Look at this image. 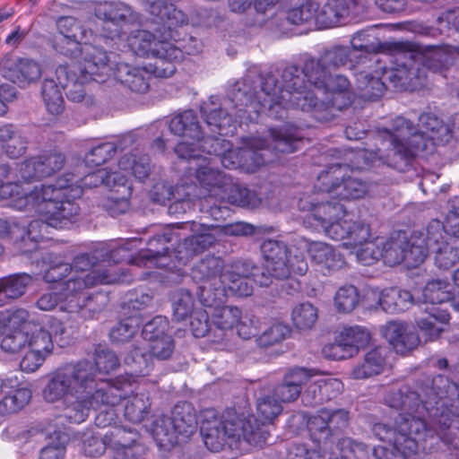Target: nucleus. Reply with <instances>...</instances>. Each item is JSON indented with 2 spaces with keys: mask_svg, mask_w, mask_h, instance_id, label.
Segmentation results:
<instances>
[{
  "mask_svg": "<svg viewBox=\"0 0 459 459\" xmlns=\"http://www.w3.org/2000/svg\"><path fill=\"white\" fill-rule=\"evenodd\" d=\"M330 74L320 57L307 58L302 71L294 65L284 68L281 85L273 74L257 76V82L247 75L234 84L227 99L221 101L217 96H211L204 101L200 112L212 133L233 134L238 123L255 121L260 113L267 111L269 117L281 118L287 108H299L291 96L296 91H310L316 96L325 94Z\"/></svg>",
  "mask_w": 459,
  "mask_h": 459,
  "instance_id": "1",
  "label": "nucleus"
},
{
  "mask_svg": "<svg viewBox=\"0 0 459 459\" xmlns=\"http://www.w3.org/2000/svg\"><path fill=\"white\" fill-rule=\"evenodd\" d=\"M136 380L131 375H121L113 383L97 381L95 368L90 360L82 359L66 364L52 372L42 391L47 403H61L64 417L71 423L80 424L91 411L100 410L95 424L105 428L116 422L115 406L131 394Z\"/></svg>",
  "mask_w": 459,
  "mask_h": 459,
  "instance_id": "2",
  "label": "nucleus"
},
{
  "mask_svg": "<svg viewBox=\"0 0 459 459\" xmlns=\"http://www.w3.org/2000/svg\"><path fill=\"white\" fill-rule=\"evenodd\" d=\"M178 237L172 230H165L150 239L147 250L141 252L137 257L131 255L140 242L136 238L99 243L91 252L75 255L71 264V276L64 281L66 309H78V297L86 298L87 303L99 307V312L103 309L107 296L100 292H89V290L99 284L117 282L120 279L106 269L101 270L100 263L111 264L127 261L138 266L165 267L169 265L167 244Z\"/></svg>",
  "mask_w": 459,
  "mask_h": 459,
  "instance_id": "3",
  "label": "nucleus"
},
{
  "mask_svg": "<svg viewBox=\"0 0 459 459\" xmlns=\"http://www.w3.org/2000/svg\"><path fill=\"white\" fill-rule=\"evenodd\" d=\"M449 139L450 126L433 113L421 114L417 127L403 117H397L389 127L378 132L379 146L376 150H359L351 166L362 169L380 161L395 167L399 160L411 159Z\"/></svg>",
  "mask_w": 459,
  "mask_h": 459,
  "instance_id": "4",
  "label": "nucleus"
},
{
  "mask_svg": "<svg viewBox=\"0 0 459 459\" xmlns=\"http://www.w3.org/2000/svg\"><path fill=\"white\" fill-rule=\"evenodd\" d=\"M144 8L156 25L154 31L132 30L126 38V46L133 55L152 60L150 71L154 76L169 77L176 71V63L182 58V51L173 43L175 30L186 24L187 17L162 0L145 1Z\"/></svg>",
  "mask_w": 459,
  "mask_h": 459,
  "instance_id": "5",
  "label": "nucleus"
},
{
  "mask_svg": "<svg viewBox=\"0 0 459 459\" xmlns=\"http://www.w3.org/2000/svg\"><path fill=\"white\" fill-rule=\"evenodd\" d=\"M258 420L253 415L239 417L228 413L220 420L214 409H206L200 415V432L205 446L212 451H219L225 444L237 445L241 440L254 446H262L270 435L267 425L282 411L281 403L267 394L257 399Z\"/></svg>",
  "mask_w": 459,
  "mask_h": 459,
  "instance_id": "6",
  "label": "nucleus"
},
{
  "mask_svg": "<svg viewBox=\"0 0 459 459\" xmlns=\"http://www.w3.org/2000/svg\"><path fill=\"white\" fill-rule=\"evenodd\" d=\"M268 139L249 137L244 140L239 148L230 149V143L223 139L211 136L208 143L202 145V152L220 157L226 169H241L247 173L255 172L270 160L269 153H292L299 150L302 143L299 130L292 126L270 128Z\"/></svg>",
  "mask_w": 459,
  "mask_h": 459,
  "instance_id": "7",
  "label": "nucleus"
},
{
  "mask_svg": "<svg viewBox=\"0 0 459 459\" xmlns=\"http://www.w3.org/2000/svg\"><path fill=\"white\" fill-rule=\"evenodd\" d=\"M174 151L181 160L189 164L187 168L189 175H194L204 192L197 193L198 187L195 184L178 185L173 190L164 183H158L152 191V200L160 204L174 200L169 206V212H178L180 207L185 212L191 207L194 198L210 196L218 199L228 178L215 168L216 159L206 157L202 152V146L193 148L187 142L178 143Z\"/></svg>",
  "mask_w": 459,
  "mask_h": 459,
  "instance_id": "8",
  "label": "nucleus"
},
{
  "mask_svg": "<svg viewBox=\"0 0 459 459\" xmlns=\"http://www.w3.org/2000/svg\"><path fill=\"white\" fill-rule=\"evenodd\" d=\"M429 50L425 55L397 50L394 55V67L385 68L382 78L373 76L368 72L359 71L355 74L356 87L360 98L374 100L380 98L385 89V81H389L396 88L416 90L425 85L428 77L426 67L434 72L429 65Z\"/></svg>",
  "mask_w": 459,
  "mask_h": 459,
  "instance_id": "9",
  "label": "nucleus"
},
{
  "mask_svg": "<svg viewBox=\"0 0 459 459\" xmlns=\"http://www.w3.org/2000/svg\"><path fill=\"white\" fill-rule=\"evenodd\" d=\"M373 433L384 442L372 449L376 459L410 457L419 450L425 449L429 439L436 437V430L429 428L420 416L410 414L400 415L393 428L384 423L375 424Z\"/></svg>",
  "mask_w": 459,
  "mask_h": 459,
  "instance_id": "10",
  "label": "nucleus"
},
{
  "mask_svg": "<svg viewBox=\"0 0 459 459\" xmlns=\"http://www.w3.org/2000/svg\"><path fill=\"white\" fill-rule=\"evenodd\" d=\"M313 193L304 195L298 203L301 211L310 212L317 225L328 238L342 241L348 239V243H360L368 236V224L358 220H347L346 208L340 202H330L327 200V194Z\"/></svg>",
  "mask_w": 459,
  "mask_h": 459,
  "instance_id": "11",
  "label": "nucleus"
},
{
  "mask_svg": "<svg viewBox=\"0 0 459 459\" xmlns=\"http://www.w3.org/2000/svg\"><path fill=\"white\" fill-rule=\"evenodd\" d=\"M118 168L122 172H110L107 169H99L90 172L83 178L74 173H65L59 178L53 187H58L59 182L66 185L65 193L70 195L71 186H79L82 191L83 187H97L105 185L108 187L121 186L125 192L129 193V186H126L127 177L134 176L143 181L147 178L151 172L150 158L147 155L138 156L136 153H126L118 160Z\"/></svg>",
  "mask_w": 459,
  "mask_h": 459,
  "instance_id": "12",
  "label": "nucleus"
},
{
  "mask_svg": "<svg viewBox=\"0 0 459 459\" xmlns=\"http://www.w3.org/2000/svg\"><path fill=\"white\" fill-rule=\"evenodd\" d=\"M179 225L180 228L193 232V235L186 238L184 242L179 244L176 250L175 257L178 264L173 267L169 266V264L167 266L172 273L176 274L175 277L167 276L174 281H177L183 275L181 266L186 264L197 254L212 247L216 242L219 234L231 237H246L255 232L253 225L243 221L212 227H206L195 221H186Z\"/></svg>",
  "mask_w": 459,
  "mask_h": 459,
  "instance_id": "13",
  "label": "nucleus"
},
{
  "mask_svg": "<svg viewBox=\"0 0 459 459\" xmlns=\"http://www.w3.org/2000/svg\"><path fill=\"white\" fill-rule=\"evenodd\" d=\"M65 186H67L62 185L61 181L59 182L58 187H53L52 185H40L34 186L32 189H25L22 186V189L28 192V195L30 192L41 187L50 188L54 192H58L57 196L51 198L52 207L56 210L55 213H56L55 216L40 212L32 205L19 209L20 211H34L46 220V221L41 220L32 221L28 225L27 229L24 228V239H21L22 242H26L27 240L33 243L39 242L45 238V234L48 233L49 227L64 228L78 214L79 207L74 203V200L82 196V190L79 186H71L70 195H67L65 193Z\"/></svg>",
  "mask_w": 459,
  "mask_h": 459,
  "instance_id": "14",
  "label": "nucleus"
},
{
  "mask_svg": "<svg viewBox=\"0 0 459 459\" xmlns=\"http://www.w3.org/2000/svg\"><path fill=\"white\" fill-rule=\"evenodd\" d=\"M452 286L443 280L429 281L422 290L423 315L416 319L418 327L430 339L437 338L449 321V314L437 304L454 300Z\"/></svg>",
  "mask_w": 459,
  "mask_h": 459,
  "instance_id": "15",
  "label": "nucleus"
},
{
  "mask_svg": "<svg viewBox=\"0 0 459 459\" xmlns=\"http://www.w3.org/2000/svg\"><path fill=\"white\" fill-rule=\"evenodd\" d=\"M349 172L348 165L332 164L319 173L315 188L339 200L363 198L368 191V183Z\"/></svg>",
  "mask_w": 459,
  "mask_h": 459,
  "instance_id": "16",
  "label": "nucleus"
},
{
  "mask_svg": "<svg viewBox=\"0 0 459 459\" xmlns=\"http://www.w3.org/2000/svg\"><path fill=\"white\" fill-rule=\"evenodd\" d=\"M264 263V271L266 276L275 279H286L291 273L299 275L307 271V263L303 254L293 252L282 241L266 239L261 246Z\"/></svg>",
  "mask_w": 459,
  "mask_h": 459,
  "instance_id": "17",
  "label": "nucleus"
},
{
  "mask_svg": "<svg viewBox=\"0 0 459 459\" xmlns=\"http://www.w3.org/2000/svg\"><path fill=\"white\" fill-rule=\"evenodd\" d=\"M196 429V416L191 405L184 403L174 407L171 417L158 419L153 425L152 434L160 446L168 447L179 443V436L189 437Z\"/></svg>",
  "mask_w": 459,
  "mask_h": 459,
  "instance_id": "18",
  "label": "nucleus"
},
{
  "mask_svg": "<svg viewBox=\"0 0 459 459\" xmlns=\"http://www.w3.org/2000/svg\"><path fill=\"white\" fill-rule=\"evenodd\" d=\"M421 233L425 258L428 251L432 250L435 264L443 270H448L459 262V236H447L440 221H431Z\"/></svg>",
  "mask_w": 459,
  "mask_h": 459,
  "instance_id": "19",
  "label": "nucleus"
},
{
  "mask_svg": "<svg viewBox=\"0 0 459 459\" xmlns=\"http://www.w3.org/2000/svg\"><path fill=\"white\" fill-rule=\"evenodd\" d=\"M227 268L221 258L205 256L192 270L193 278L201 283L198 298L203 306H212L224 300L225 289L221 288Z\"/></svg>",
  "mask_w": 459,
  "mask_h": 459,
  "instance_id": "20",
  "label": "nucleus"
},
{
  "mask_svg": "<svg viewBox=\"0 0 459 459\" xmlns=\"http://www.w3.org/2000/svg\"><path fill=\"white\" fill-rule=\"evenodd\" d=\"M350 88L348 79L341 74L334 76L330 74L326 85L325 93L316 96L314 92L296 91L291 96L295 98V105L302 111L311 112L314 117L318 121L328 119L327 110L330 107L338 106L335 95L347 93Z\"/></svg>",
  "mask_w": 459,
  "mask_h": 459,
  "instance_id": "21",
  "label": "nucleus"
},
{
  "mask_svg": "<svg viewBox=\"0 0 459 459\" xmlns=\"http://www.w3.org/2000/svg\"><path fill=\"white\" fill-rule=\"evenodd\" d=\"M421 230H415L408 238L405 233H398L396 238H384L380 250L382 259L389 266L404 262L408 267H417L425 260V247Z\"/></svg>",
  "mask_w": 459,
  "mask_h": 459,
  "instance_id": "22",
  "label": "nucleus"
},
{
  "mask_svg": "<svg viewBox=\"0 0 459 459\" xmlns=\"http://www.w3.org/2000/svg\"><path fill=\"white\" fill-rule=\"evenodd\" d=\"M255 266L248 261H235L227 265L224 271L223 280H221V288L225 289V298L229 295L247 297L253 291L250 276H254V281L260 286H268L271 281L264 273L257 275L254 273Z\"/></svg>",
  "mask_w": 459,
  "mask_h": 459,
  "instance_id": "23",
  "label": "nucleus"
},
{
  "mask_svg": "<svg viewBox=\"0 0 459 459\" xmlns=\"http://www.w3.org/2000/svg\"><path fill=\"white\" fill-rule=\"evenodd\" d=\"M58 192H54L50 188H37L34 191L25 192L22 186L17 183L4 184L0 179V200H9V205L14 209H23L28 205L36 207L40 212L55 216L56 211L52 207V199Z\"/></svg>",
  "mask_w": 459,
  "mask_h": 459,
  "instance_id": "24",
  "label": "nucleus"
},
{
  "mask_svg": "<svg viewBox=\"0 0 459 459\" xmlns=\"http://www.w3.org/2000/svg\"><path fill=\"white\" fill-rule=\"evenodd\" d=\"M57 33L53 39L54 48L60 54L77 57L79 48L87 43L91 31L85 29L75 18L63 16L56 21Z\"/></svg>",
  "mask_w": 459,
  "mask_h": 459,
  "instance_id": "25",
  "label": "nucleus"
},
{
  "mask_svg": "<svg viewBox=\"0 0 459 459\" xmlns=\"http://www.w3.org/2000/svg\"><path fill=\"white\" fill-rule=\"evenodd\" d=\"M148 353L141 348L133 350L125 359V363L131 368L129 374L136 379L139 376L148 375L152 367V358L159 360L169 359L174 352L175 344L171 336L163 337L147 344Z\"/></svg>",
  "mask_w": 459,
  "mask_h": 459,
  "instance_id": "26",
  "label": "nucleus"
},
{
  "mask_svg": "<svg viewBox=\"0 0 459 459\" xmlns=\"http://www.w3.org/2000/svg\"><path fill=\"white\" fill-rule=\"evenodd\" d=\"M169 126L171 134L178 136L188 137L195 143H191L193 148H199L208 143L211 136L204 137L202 127L198 121L196 114L193 110H185L182 113L175 115L170 119L156 121L152 125V128L157 130ZM189 144V143H187Z\"/></svg>",
  "mask_w": 459,
  "mask_h": 459,
  "instance_id": "27",
  "label": "nucleus"
},
{
  "mask_svg": "<svg viewBox=\"0 0 459 459\" xmlns=\"http://www.w3.org/2000/svg\"><path fill=\"white\" fill-rule=\"evenodd\" d=\"M80 57L81 65H75L79 72L82 73V80H94L103 82V77L113 75L114 70L109 66V56L100 48L89 43H83L79 48L76 58Z\"/></svg>",
  "mask_w": 459,
  "mask_h": 459,
  "instance_id": "28",
  "label": "nucleus"
},
{
  "mask_svg": "<svg viewBox=\"0 0 459 459\" xmlns=\"http://www.w3.org/2000/svg\"><path fill=\"white\" fill-rule=\"evenodd\" d=\"M96 15L103 20L104 37L111 39H121L127 23L134 20L131 7L122 2H108L100 5Z\"/></svg>",
  "mask_w": 459,
  "mask_h": 459,
  "instance_id": "29",
  "label": "nucleus"
},
{
  "mask_svg": "<svg viewBox=\"0 0 459 459\" xmlns=\"http://www.w3.org/2000/svg\"><path fill=\"white\" fill-rule=\"evenodd\" d=\"M367 0H329L316 12V27L328 29L343 23L350 13H359Z\"/></svg>",
  "mask_w": 459,
  "mask_h": 459,
  "instance_id": "30",
  "label": "nucleus"
},
{
  "mask_svg": "<svg viewBox=\"0 0 459 459\" xmlns=\"http://www.w3.org/2000/svg\"><path fill=\"white\" fill-rule=\"evenodd\" d=\"M108 447L113 459H135L142 455L143 446L138 443L139 435L132 429L114 427L107 432Z\"/></svg>",
  "mask_w": 459,
  "mask_h": 459,
  "instance_id": "31",
  "label": "nucleus"
},
{
  "mask_svg": "<svg viewBox=\"0 0 459 459\" xmlns=\"http://www.w3.org/2000/svg\"><path fill=\"white\" fill-rule=\"evenodd\" d=\"M65 161L62 153H44L22 162L19 167L18 174L25 181L41 179L59 171L64 167Z\"/></svg>",
  "mask_w": 459,
  "mask_h": 459,
  "instance_id": "32",
  "label": "nucleus"
},
{
  "mask_svg": "<svg viewBox=\"0 0 459 459\" xmlns=\"http://www.w3.org/2000/svg\"><path fill=\"white\" fill-rule=\"evenodd\" d=\"M28 317L29 313L25 309H17L10 316L7 328L1 341L4 351L17 352L27 344L29 331L33 327V323L29 321Z\"/></svg>",
  "mask_w": 459,
  "mask_h": 459,
  "instance_id": "33",
  "label": "nucleus"
},
{
  "mask_svg": "<svg viewBox=\"0 0 459 459\" xmlns=\"http://www.w3.org/2000/svg\"><path fill=\"white\" fill-rule=\"evenodd\" d=\"M65 281H63L57 292H48L41 295L36 302L37 307L43 311H49L57 307L60 311L69 314H77L84 319L92 318L95 314L99 313V307L94 304L87 303L86 298L82 299L80 297H78V309H66L65 303L66 295L65 294Z\"/></svg>",
  "mask_w": 459,
  "mask_h": 459,
  "instance_id": "34",
  "label": "nucleus"
},
{
  "mask_svg": "<svg viewBox=\"0 0 459 459\" xmlns=\"http://www.w3.org/2000/svg\"><path fill=\"white\" fill-rule=\"evenodd\" d=\"M300 246L307 249L312 262L325 273L337 271L345 264L343 256L327 243L304 240Z\"/></svg>",
  "mask_w": 459,
  "mask_h": 459,
  "instance_id": "35",
  "label": "nucleus"
},
{
  "mask_svg": "<svg viewBox=\"0 0 459 459\" xmlns=\"http://www.w3.org/2000/svg\"><path fill=\"white\" fill-rule=\"evenodd\" d=\"M365 446L361 443L354 442L352 439L345 437L342 438L336 447L330 451H325L321 455L318 452L309 451L304 446H296L290 452V459H351L349 454L358 457L357 454H363Z\"/></svg>",
  "mask_w": 459,
  "mask_h": 459,
  "instance_id": "36",
  "label": "nucleus"
},
{
  "mask_svg": "<svg viewBox=\"0 0 459 459\" xmlns=\"http://www.w3.org/2000/svg\"><path fill=\"white\" fill-rule=\"evenodd\" d=\"M311 377L310 371L304 368H291L273 388V396L281 403H293L300 396L303 385L308 383Z\"/></svg>",
  "mask_w": 459,
  "mask_h": 459,
  "instance_id": "37",
  "label": "nucleus"
},
{
  "mask_svg": "<svg viewBox=\"0 0 459 459\" xmlns=\"http://www.w3.org/2000/svg\"><path fill=\"white\" fill-rule=\"evenodd\" d=\"M452 23L455 29L454 38L458 40L455 46H445L441 48L432 47L429 49V65L435 69H440L450 65L455 56H459V8L450 11L439 18V22Z\"/></svg>",
  "mask_w": 459,
  "mask_h": 459,
  "instance_id": "38",
  "label": "nucleus"
},
{
  "mask_svg": "<svg viewBox=\"0 0 459 459\" xmlns=\"http://www.w3.org/2000/svg\"><path fill=\"white\" fill-rule=\"evenodd\" d=\"M383 334L394 350L400 354L413 350L420 342L413 328L401 321L388 322L384 327Z\"/></svg>",
  "mask_w": 459,
  "mask_h": 459,
  "instance_id": "39",
  "label": "nucleus"
},
{
  "mask_svg": "<svg viewBox=\"0 0 459 459\" xmlns=\"http://www.w3.org/2000/svg\"><path fill=\"white\" fill-rule=\"evenodd\" d=\"M368 299L377 300L376 308L380 307L382 310L390 314L403 312L413 303L411 292L396 288L373 290L368 293Z\"/></svg>",
  "mask_w": 459,
  "mask_h": 459,
  "instance_id": "40",
  "label": "nucleus"
},
{
  "mask_svg": "<svg viewBox=\"0 0 459 459\" xmlns=\"http://www.w3.org/2000/svg\"><path fill=\"white\" fill-rule=\"evenodd\" d=\"M56 77L60 87L66 89L68 100L82 102L88 99L84 84L91 80H82V73L78 71L76 65H59L56 69Z\"/></svg>",
  "mask_w": 459,
  "mask_h": 459,
  "instance_id": "41",
  "label": "nucleus"
},
{
  "mask_svg": "<svg viewBox=\"0 0 459 459\" xmlns=\"http://www.w3.org/2000/svg\"><path fill=\"white\" fill-rule=\"evenodd\" d=\"M154 73L150 71V64L143 67H134L126 63H120L113 72L115 79L125 84L131 91L144 93L149 89L150 76Z\"/></svg>",
  "mask_w": 459,
  "mask_h": 459,
  "instance_id": "42",
  "label": "nucleus"
},
{
  "mask_svg": "<svg viewBox=\"0 0 459 459\" xmlns=\"http://www.w3.org/2000/svg\"><path fill=\"white\" fill-rule=\"evenodd\" d=\"M386 365V349L382 347L368 351L362 361L351 371V377L357 380L368 379L381 374Z\"/></svg>",
  "mask_w": 459,
  "mask_h": 459,
  "instance_id": "43",
  "label": "nucleus"
},
{
  "mask_svg": "<svg viewBox=\"0 0 459 459\" xmlns=\"http://www.w3.org/2000/svg\"><path fill=\"white\" fill-rule=\"evenodd\" d=\"M42 70L39 63L29 58H20L6 71V78L21 88H26L38 82Z\"/></svg>",
  "mask_w": 459,
  "mask_h": 459,
  "instance_id": "44",
  "label": "nucleus"
},
{
  "mask_svg": "<svg viewBox=\"0 0 459 459\" xmlns=\"http://www.w3.org/2000/svg\"><path fill=\"white\" fill-rule=\"evenodd\" d=\"M343 246L351 248L358 262L364 265H371L378 259H382L383 252L380 250L381 245L384 243V238H376L371 239V230L368 226V236L360 243H348V239L342 240Z\"/></svg>",
  "mask_w": 459,
  "mask_h": 459,
  "instance_id": "45",
  "label": "nucleus"
},
{
  "mask_svg": "<svg viewBox=\"0 0 459 459\" xmlns=\"http://www.w3.org/2000/svg\"><path fill=\"white\" fill-rule=\"evenodd\" d=\"M225 299L220 303L204 306L211 311V319L212 324L219 329L230 330L241 318V310L237 307L222 306Z\"/></svg>",
  "mask_w": 459,
  "mask_h": 459,
  "instance_id": "46",
  "label": "nucleus"
},
{
  "mask_svg": "<svg viewBox=\"0 0 459 459\" xmlns=\"http://www.w3.org/2000/svg\"><path fill=\"white\" fill-rule=\"evenodd\" d=\"M5 389V394L0 400V415L15 413L22 410L30 400L31 392L26 387Z\"/></svg>",
  "mask_w": 459,
  "mask_h": 459,
  "instance_id": "47",
  "label": "nucleus"
},
{
  "mask_svg": "<svg viewBox=\"0 0 459 459\" xmlns=\"http://www.w3.org/2000/svg\"><path fill=\"white\" fill-rule=\"evenodd\" d=\"M318 319V309L310 302L296 305L291 312L293 325L299 331L311 330Z\"/></svg>",
  "mask_w": 459,
  "mask_h": 459,
  "instance_id": "48",
  "label": "nucleus"
},
{
  "mask_svg": "<svg viewBox=\"0 0 459 459\" xmlns=\"http://www.w3.org/2000/svg\"><path fill=\"white\" fill-rule=\"evenodd\" d=\"M32 277L28 273H16L0 279V295L8 299H18L22 296L31 283Z\"/></svg>",
  "mask_w": 459,
  "mask_h": 459,
  "instance_id": "49",
  "label": "nucleus"
},
{
  "mask_svg": "<svg viewBox=\"0 0 459 459\" xmlns=\"http://www.w3.org/2000/svg\"><path fill=\"white\" fill-rule=\"evenodd\" d=\"M43 261L48 265L43 275L47 282H57L71 276V264L64 262L60 255L49 253Z\"/></svg>",
  "mask_w": 459,
  "mask_h": 459,
  "instance_id": "50",
  "label": "nucleus"
},
{
  "mask_svg": "<svg viewBox=\"0 0 459 459\" xmlns=\"http://www.w3.org/2000/svg\"><path fill=\"white\" fill-rule=\"evenodd\" d=\"M58 85L53 79H45L42 83L41 95L47 110L52 115H58L64 109V99Z\"/></svg>",
  "mask_w": 459,
  "mask_h": 459,
  "instance_id": "51",
  "label": "nucleus"
},
{
  "mask_svg": "<svg viewBox=\"0 0 459 459\" xmlns=\"http://www.w3.org/2000/svg\"><path fill=\"white\" fill-rule=\"evenodd\" d=\"M218 197L227 198L230 203L238 206H255L256 204L255 195L247 187L230 183L228 180Z\"/></svg>",
  "mask_w": 459,
  "mask_h": 459,
  "instance_id": "52",
  "label": "nucleus"
},
{
  "mask_svg": "<svg viewBox=\"0 0 459 459\" xmlns=\"http://www.w3.org/2000/svg\"><path fill=\"white\" fill-rule=\"evenodd\" d=\"M318 4L314 0H306L300 5L290 9L286 13V20L291 24H312L316 26V12Z\"/></svg>",
  "mask_w": 459,
  "mask_h": 459,
  "instance_id": "53",
  "label": "nucleus"
},
{
  "mask_svg": "<svg viewBox=\"0 0 459 459\" xmlns=\"http://www.w3.org/2000/svg\"><path fill=\"white\" fill-rule=\"evenodd\" d=\"M27 344L29 349L48 356L54 348L51 333L33 323L32 330L29 331Z\"/></svg>",
  "mask_w": 459,
  "mask_h": 459,
  "instance_id": "54",
  "label": "nucleus"
},
{
  "mask_svg": "<svg viewBox=\"0 0 459 459\" xmlns=\"http://www.w3.org/2000/svg\"><path fill=\"white\" fill-rule=\"evenodd\" d=\"M150 399L146 394H140L130 398L125 405V417L131 422L139 423L149 413Z\"/></svg>",
  "mask_w": 459,
  "mask_h": 459,
  "instance_id": "55",
  "label": "nucleus"
},
{
  "mask_svg": "<svg viewBox=\"0 0 459 459\" xmlns=\"http://www.w3.org/2000/svg\"><path fill=\"white\" fill-rule=\"evenodd\" d=\"M173 316L177 321H183L192 315L195 307L193 295L186 290H176L171 299Z\"/></svg>",
  "mask_w": 459,
  "mask_h": 459,
  "instance_id": "56",
  "label": "nucleus"
},
{
  "mask_svg": "<svg viewBox=\"0 0 459 459\" xmlns=\"http://www.w3.org/2000/svg\"><path fill=\"white\" fill-rule=\"evenodd\" d=\"M359 302L358 290L352 285H345L338 289L335 293L333 304L340 313L353 311Z\"/></svg>",
  "mask_w": 459,
  "mask_h": 459,
  "instance_id": "57",
  "label": "nucleus"
},
{
  "mask_svg": "<svg viewBox=\"0 0 459 459\" xmlns=\"http://www.w3.org/2000/svg\"><path fill=\"white\" fill-rule=\"evenodd\" d=\"M327 410L324 409L312 416L307 421V428L311 437L318 444H326L330 438L331 431L327 423Z\"/></svg>",
  "mask_w": 459,
  "mask_h": 459,
  "instance_id": "58",
  "label": "nucleus"
},
{
  "mask_svg": "<svg viewBox=\"0 0 459 459\" xmlns=\"http://www.w3.org/2000/svg\"><path fill=\"white\" fill-rule=\"evenodd\" d=\"M140 324L141 318L138 314L121 320L111 329L109 333L110 339L115 342H127L137 332Z\"/></svg>",
  "mask_w": 459,
  "mask_h": 459,
  "instance_id": "59",
  "label": "nucleus"
},
{
  "mask_svg": "<svg viewBox=\"0 0 459 459\" xmlns=\"http://www.w3.org/2000/svg\"><path fill=\"white\" fill-rule=\"evenodd\" d=\"M95 368V377H97V370L103 373H109L116 369L119 365V360L117 355L105 346H98L95 350V363L90 361ZM97 381V377H95ZM114 380H108L113 383Z\"/></svg>",
  "mask_w": 459,
  "mask_h": 459,
  "instance_id": "60",
  "label": "nucleus"
},
{
  "mask_svg": "<svg viewBox=\"0 0 459 459\" xmlns=\"http://www.w3.org/2000/svg\"><path fill=\"white\" fill-rule=\"evenodd\" d=\"M107 434L100 435L91 431L82 435V450L86 456L100 457L108 447Z\"/></svg>",
  "mask_w": 459,
  "mask_h": 459,
  "instance_id": "61",
  "label": "nucleus"
},
{
  "mask_svg": "<svg viewBox=\"0 0 459 459\" xmlns=\"http://www.w3.org/2000/svg\"><path fill=\"white\" fill-rule=\"evenodd\" d=\"M169 328L168 319L165 316H157L144 325L142 336L148 344L156 340L163 339V337L170 336L168 333Z\"/></svg>",
  "mask_w": 459,
  "mask_h": 459,
  "instance_id": "62",
  "label": "nucleus"
},
{
  "mask_svg": "<svg viewBox=\"0 0 459 459\" xmlns=\"http://www.w3.org/2000/svg\"><path fill=\"white\" fill-rule=\"evenodd\" d=\"M339 337L342 339L348 349L352 351V355H356L359 349L366 345L369 341V333L359 326H354L343 329Z\"/></svg>",
  "mask_w": 459,
  "mask_h": 459,
  "instance_id": "63",
  "label": "nucleus"
},
{
  "mask_svg": "<svg viewBox=\"0 0 459 459\" xmlns=\"http://www.w3.org/2000/svg\"><path fill=\"white\" fill-rule=\"evenodd\" d=\"M351 51L349 47L334 46L327 50L320 56L328 69L344 65L351 56Z\"/></svg>",
  "mask_w": 459,
  "mask_h": 459,
  "instance_id": "64",
  "label": "nucleus"
}]
</instances>
